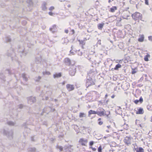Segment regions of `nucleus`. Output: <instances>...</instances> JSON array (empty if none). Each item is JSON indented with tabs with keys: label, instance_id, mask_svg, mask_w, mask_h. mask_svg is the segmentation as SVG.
<instances>
[{
	"label": "nucleus",
	"instance_id": "f257e3e1",
	"mask_svg": "<svg viewBox=\"0 0 152 152\" xmlns=\"http://www.w3.org/2000/svg\"><path fill=\"white\" fill-rule=\"evenodd\" d=\"M87 74L86 82V86L87 88L95 84L94 81L92 78L94 75V73L90 71Z\"/></svg>",
	"mask_w": 152,
	"mask_h": 152
},
{
	"label": "nucleus",
	"instance_id": "f03ea898",
	"mask_svg": "<svg viewBox=\"0 0 152 152\" xmlns=\"http://www.w3.org/2000/svg\"><path fill=\"white\" fill-rule=\"evenodd\" d=\"M0 132L4 135L6 136L9 139L11 140L13 138V132L12 130L7 131L3 129L1 130Z\"/></svg>",
	"mask_w": 152,
	"mask_h": 152
},
{
	"label": "nucleus",
	"instance_id": "7ed1b4c3",
	"mask_svg": "<svg viewBox=\"0 0 152 152\" xmlns=\"http://www.w3.org/2000/svg\"><path fill=\"white\" fill-rule=\"evenodd\" d=\"M132 17L135 21L139 22V20L142 19V14L138 12H136L132 14Z\"/></svg>",
	"mask_w": 152,
	"mask_h": 152
},
{
	"label": "nucleus",
	"instance_id": "20e7f679",
	"mask_svg": "<svg viewBox=\"0 0 152 152\" xmlns=\"http://www.w3.org/2000/svg\"><path fill=\"white\" fill-rule=\"evenodd\" d=\"M99 110H100V111L97 110V114L100 116H102L104 115H107L108 116V115L110 114V111H107V112H108V113L107 114V111H105V110L102 108H100L99 109Z\"/></svg>",
	"mask_w": 152,
	"mask_h": 152
},
{
	"label": "nucleus",
	"instance_id": "39448f33",
	"mask_svg": "<svg viewBox=\"0 0 152 152\" xmlns=\"http://www.w3.org/2000/svg\"><path fill=\"white\" fill-rule=\"evenodd\" d=\"M132 140V138L130 136H127L125 138L124 141L125 144L128 145L131 144Z\"/></svg>",
	"mask_w": 152,
	"mask_h": 152
},
{
	"label": "nucleus",
	"instance_id": "423d86ee",
	"mask_svg": "<svg viewBox=\"0 0 152 152\" xmlns=\"http://www.w3.org/2000/svg\"><path fill=\"white\" fill-rule=\"evenodd\" d=\"M28 103L30 104H32L36 101L35 97L32 96H30L27 98Z\"/></svg>",
	"mask_w": 152,
	"mask_h": 152
},
{
	"label": "nucleus",
	"instance_id": "0eeeda50",
	"mask_svg": "<svg viewBox=\"0 0 152 152\" xmlns=\"http://www.w3.org/2000/svg\"><path fill=\"white\" fill-rule=\"evenodd\" d=\"M76 71V68L75 66H72V68L69 69V73L71 76H74Z\"/></svg>",
	"mask_w": 152,
	"mask_h": 152
},
{
	"label": "nucleus",
	"instance_id": "6e6552de",
	"mask_svg": "<svg viewBox=\"0 0 152 152\" xmlns=\"http://www.w3.org/2000/svg\"><path fill=\"white\" fill-rule=\"evenodd\" d=\"M72 147V145H65L64 146V148L66 151L71 152L73 151V149L71 148Z\"/></svg>",
	"mask_w": 152,
	"mask_h": 152
},
{
	"label": "nucleus",
	"instance_id": "1a4fd4ad",
	"mask_svg": "<svg viewBox=\"0 0 152 152\" xmlns=\"http://www.w3.org/2000/svg\"><path fill=\"white\" fill-rule=\"evenodd\" d=\"M64 61L66 65L70 66V65H73V64H72L69 58H65Z\"/></svg>",
	"mask_w": 152,
	"mask_h": 152
},
{
	"label": "nucleus",
	"instance_id": "9d476101",
	"mask_svg": "<svg viewBox=\"0 0 152 152\" xmlns=\"http://www.w3.org/2000/svg\"><path fill=\"white\" fill-rule=\"evenodd\" d=\"M6 54L8 56L11 57L12 60L13 59V57L12 56L15 55V54L13 50H8Z\"/></svg>",
	"mask_w": 152,
	"mask_h": 152
},
{
	"label": "nucleus",
	"instance_id": "9b49d317",
	"mask_svg": "<svg viewBox=\"0 0 152 152\" xmlns=\"http://www.w3.org/2000/svg\"><path fill=\"white\" fill-rule=\"evenodd\" d=\"M66 88L69 91L73 90L74 89V86L73 85L67 84L66 85Z\"/></svg>",
	"mask_w": 152,
	"mask_h": 152
},
{
	"label": "nucleus",
	"instance_id": "f8f14e48",
	"mask_svg": "<svg viewBox=\"0 0 152 152\" xmlns=\"http://www.w3.org/2000/svg\"><path fill=\"white\" fill-rule=\"evenodd\" d=\"M41 56L38 55L35 58V61L38 64L41 61Z\"/></svg>",
	"mask_w": 152,
	"mask_h": 152
},
{
	"label": "nucleus",
	"instance_id": "ddd939ff",
	"mask_svg": "<svg viewBox=\"0 0 152 152\" xmlns=\"http://www.w3.org/2000/svg\"><path fill=\"white\" fill-rule=\"evenodd\" d=\"M57 28L55 25H53L51 28H50V30L53 33L56 32L57 30Z\"/></svg>",
	"mask_w": 152,
	"mask_h": 152
},
{
	"label": "nucleus",
	"instance_id": "4468645a",
	"mask_svg": "<svg viewBox=\"0 0 152 152\" xmlns=\"http://www.w3.org/2000/svg\"><path fill=\"white\" fill-rule=\"evenodd\" d=\"M138 111L136 113L137 114H142L144 113V111L142 108L141 107L138 108Z\"/></svg>",
	"mask_w": 152,
	"mask_h": 152
},
{
	"label": "nucleus",
	"instance_id": "2eb2a0df",
	"mask_svg": "<svg viewBox=\"0 0 152 152\" xmlns=\"http://www.w3.org/2000/svg\"><path fill=\"white\" fill-rule=\"evenodd\" d=\"M22 77L24 81H27L28 80V76L25 73H24L22 74Z\"/></svg>",
	"mask_w": 152,
	"mask_h": 152
},
{
	"label": "nucleus",
	"instance_id": "dca6fc26",
	"mask_svg": "<svg viewBox=\"0 0 152 152\" xmlns=\"http://www.w3.org/2000/svg\"><path fill=\"white\" fill-rule=\"evenodd\" d=\"M80 141L81 142V145L83 146H85L87 142V140H84L83 139H80Z\"/></svg>",
	"mask_w": 152,
	"mask_h": 152
},
{
	"label": "nucleus",
	"instance_id": "f3484780",
	"mask_svg": "<svg viewBox=\"0 0 152 152\" xmlns=\"http://www.w3.org/2000/svg\"><path fill=\"white\" fill-rule=\"evenodd\" d=\"M128 85L129 86V83H123V84L121 85V86L122 88H123L124 89L126 90L128 88Z\"/></svg>",
	"mask_w": 152,
	"mask_h": 152
},
{
	"label": "nucleus",
	"instance_id": "a211bd4d",
	"mask_svg": "<svg viewBox=\"0 0 152 152\" xmlns=\"http://www.w3.org/2000/svg\"><path fill=\"white\" fill-rule=\"evenodd\" d=\"M53 76L54 78H59L61 76V73H56L53 75Z\"/></svg>",
	"mask_w": 152,
	"mask_h": 152
},
{
	"label": "nucleus",
	"instance_id": "6ab92c4d",
	"mask_svg": "<svg viewBox=\"0 0 152 152\" xmlns=\"http://www.w3.org/2000/svg\"><path fill=\"white\" fill-rule=\"evenodd\" d=\"M104 24L103 23H102L98 24L97 27L99 29L102 30L103 28Z\"/></svg>",
	"mask_w": 152,
	"mask_h": 152
},
{
	"label": "nucleus",
	"instance_id": "aec40b11",
	"mask_svg": "<svg viewBox=\"0 0 152 152\" xmlns=\"http://www.w3.org/2000/svg\"><path fill=\"white\" fill-rule=\"evenodd\" d=\"M47 5V3L45 2H44L42 5V9L43 10H45L47 9V7H46V5Z\"/></svg>",
	"mask_w": 152,
	"mask_h": 152
},
{
	"label": "nucleus",
	"instance_id": "412c9836",
	"mask_svg": "<svg viewBox=\"0 0 152 152\" xmlns=\"http://www.w3.org/2000/svg\"><path fill=\"white\" fill-rule=\"evenodd\" d=\"M144 37L143 35H141L140 36V37L138 39V41L140 42H142L144 41Z\"/></svg>",
	"mask_w": 152,
	"mask_h": 152
},
{
	"label": "nucleus",
	"instance_id": "4be33fe9",
	"mask_svg": "<svg viewBox=\"0 0 152 152\" xmlns=\"http://www.w3.org/2000/svg\"><path fill=\"white\" fill-rule=\"evenodd\" d=\"M121 65L120 64H118L115 66V67L114 69L112 68V70H113L114 69L115 70H118L119 68H121Z\"/></svg>",
	"mask_w": 152,
	"mask_h": 152
},
{
	"label": "nucleus",
	"instance_id": "5701e85b",
	"mask_svg": "<svg viewBox=\"0 0 152 152\" xmlns=\"http://www.w3.org/2000/svg\"><path fill=\"white\" fill-rule=\"evenodd\" d=\"M97 111H95L94 110H91L88 111V115L89 116L90 115L92 114H97Z\"/></svg>",
	"mask_w": 152,
	"mask_h": 152
},
{
	"label": "nucleus",
	"instance_id": "b1692460",
	"mask_svg": "<svg viewBox=\"0 0 152 152\" xmlns=\"http://www.w3.org/2000/svg\"><path fill=\"white\" fill-rule=\"evenodd\" d=\"M117 9V7L116 6H113L110 8V11L111 12H113Z\"/></svg>",
	"mask_w": 152,
	"mask_h": 152
},
{
	"label": "nucleus",
	"instance_id": "393cba45",
	"mask_svg": "<svg viewBox=\"0 0 152 152\" xmlns=\"http://www.w3.org/2000/svg\"><path fill=\"white\" fill-rule=\"evenodd\" d=\"M41 77L40 76L35 77L34 78V80L36 82H39L41 79Z\"/></svg>",
	"mask_w": 152,
	"mask_h": 152
},
{
	"label": "nucleus",
	"instance_id": "a878e982",
	"mask_svg": "<svg viewBox=\"0 0 152 152\" xmlns=\"http://www.w3.org/2000/svg\"><path fill=\"white\" fill-rule=\"evenodd\" d=\"M78 41L79 42L80 45H82V47L83 48V45L85 44V42H84V41L82 40H78Z\"/></svg>",
	"mask_w": 152,
	"mask_h": 152
},
{
	"label": "nucleus",
	"instance_id": "bb28decb",
	"mask_svg": "<svg viewBox=\"0 0 152 152\" xmlns=\"http://www.w3.org/2000/svg\"><path fill=\"white\" fill-rule=\"evenodd\" d=\"M136 152H144V149L142 147H139L137 148Z\"/></svg>",
	"mask_w": 152,
	"mask_h": 152
},
{
	"label": "nucleus",
	"instance_id": "cd10ccee",
	"mask_svg": "<svg viewBox=\"0 0 152 152\" xmlns=\"http://www.w3.org/2000/svg\"><path fill=\"white\" fill-rule=\"evenodd\" d=\"M7 124L10 126H14L15 125V123L11 121H8L7 122Z\"/></svg>",
	"mask_w": 152,
	"mask_h": 152
},
{
	"label": "nucleus",
	"instance_id": "c85d7f7f",
	"mask_svg": "<svg viewBox=\"0 0 152 152\" xmlns=\"http://www.w3.org/2000/svg\"><path fill=\"white\" fill-rule=\"evenodd\" d=\"M150 56L149 54H147L145 56L144 58V60L145 61H148V57H149Z\"/></svg>",
	"mask_w": 152,
	"mask_h": 152
},
{
	"label": "nucleus",
	"instance_id": "c756f323",
	"mask_svg": "<svg viewBox=\"0 0 152 152\" xmlns=\"http://www.w3.org/2000/svg\"><path fill=\"white\" fill-rule=\"evenodd\" d=\"M57 148L60 151H62L63 150V147L61 146L58 145L57 146Z\"/></svg>",
	"mask_w": 152,
	"mask_h": 152
},
{
	"label": "nucleus",
	"instance_id": "7c9ffc66",
	"mask_svg": "<svg viewBox=\"0 0 152 152\" xmlns=\"http://www.w3.org/2000/svg\"><path fill=\"white\" fill-rule=\"evenodd\" d=\"M85 116V114L83 113H80L79 115V117L80 118L83 117Z\"/></svg>",
	"mask_w": 152,
	"mask_h": 152
},
{
	"label": "nucleus",
	"instance_id": "2f4dec72",
	"mask_svg": "<svg viewBox=\"0 0 152 152\" xmlns=\"http://www.w3.org/2000/svg\"><path fill=\"white\" fill-rule=\"evenodd\" d=\"M43 74L44 75H49L50 74V72H49L45 71L43 72Z\"/></svg>",
	"mask_w": 152,
	"mask_h": 152
},
{
	"label": "nucleus",
	"instance_id": "473e14b6",
	"mask_svg": "<svg viewBox=\"0 0 152 152\" xmlns=\"http://www.w3.org/2000/svg\"><path fill=\"white\" fill-rule=\"evenodd\" d=\"M50 110V107H47L45 108V109H44V111H45L46 112V113H47L46 112L47 110L49 111Z\"/></svg>",
	"mask_w": 152,
	"mask_h": 152
},
{
	"label": "nucleus",
	"instance_id": "72a5a7b5",
	"mask_svg": "<svg viewBox=\"0 0 152 152\" xmlns=\"http://www.w3.org/2000/svg\"><path fill=\"white\" fill-rule=\"evenodd\" d=\"M98 152H102V148L101 146H99L98 148Z\"/></svg>",
	"mask_w": 152,
	"mask_h": 152
},
{
	"label": "nucleus",
	"instance_id": "f704fd0d",
	"mask_svg": "<svg viewBox=\"0 0 152 152\" xmlns=\"http://www.w3.org/2000/svg\"><path fill=\"white\" fill-rule=\"evenodd\" d=\"M29 151H36V149L35 148H29Z\"/></svg>",
	"mask_w": 152,
	"mask_h": 152
},
{
	"label": "nucleus",
	"instance_id": "c9c22d12",
	"mask_svg": "<svg viewBox=\"0 0 152 152\" xmlns=\"http://www.w3.org/2000/svg\"><path fill=\"white\" fill-rule=\"evenodd\" d=\"M139 102H140L141 103H142L143 101V99L142 97H140V99L139 100Z\"/></svg>",
	"mask_w": 152,
	"mask_h": 152
},
{
	"label": "nucleus",
	"instance_id": "e433bc0d",
	"mask_svg": "<svg viewBox=\"0 0 152 152\" xmlns=\"http://www.w3.org/2000/svg\"><path fill=\"white\" fill-rule=\"evenodd\" d=\"M83 54L80 51V50L78 51V55L79 56H81Z\"/></svg>",
	"mask_w": 152,
	"mask_h": 152
},
{
	"label": "nucleus",
	"instance_id": "4c0bfd02",
	"mask_svg": "<svg viewBox=\"0 0 152 152\" xmlns=\"http://www.w3.org/2000/svg\"><path fill=\"white\" fill-rule=\"evenodd\" d=\"M144 78L143 77H141L139 80L138 81V83H140L142 81V80H143Z\"/></svg>",
	"mask_w": 152,
	"mask_h": 152
},
{
	"label": "nucleus",
	"instance_id": "58836bf2",
	"mask_svg": "<svg viewBox=\"0 0 152 152\" xmlns=\"http://www.w3.org/2000/svg\"><path fill=\"white\" fill-rule=\"evenodd\" d=\"M11 40V39L9 37H7L6 39V41L7 42H10Z\"/></svg>",
	"mask_w": 152,
	"mask_h": 152
},
{
	"label": "nucleus",
	"instance_id": "ea45409f",
	"mask_svg": "<svg viewBox=\"0 0 152 152\" xmlns=\"http://www.w3.org/2000/svg\"><path fill=\"white\" fill-rule=\"evenodd\" d=\"M18 106V107L19 108H20V109H21L23 107V104H20Z\"/></svg>",
	"mask_w": 152,
	"mask_h": 152
},
{
	"label": "nucleus",
	"instance_id": "a19ab883",
	"mask_svg": "<svg viewBox=\"0 0 152 152\" xmlns=\"http://www.w3.org/2000/svg\"><path fill=\"white\" fill-rule=\"evenodd\" d=\"M134 103L136 104H137L139 102V100H135L134 101Z\"/></svg>",
	"mask_w": 152,
	"mask_h": 152
},
{
	"label": "nucleus",
	"instance_id": "79ce46f5",
	"mask_svg": "<svg viewBox=\"0 0 152 152\" xmlns=\"http://www.w3.org/2000/svg\"><path fill=\"white\" fill-rule=\"evenodd\" d=\"M54 9V7L53 6H51L49 8V10H52Z\"/></svg>",
	"mask_w": 152,
	"mask_h": 152
},
{
	"label": "nucleus",
	"instance_id": "37998d69",
	"mask_svg": "<svg viewBox=\"0 0 152 152\" xmlns=\"http://www.w3.org/2000/svg\"><path fill=\"white\" fill-rule=\"evenodd\" d=\"M94 143V142L93 141H90L89 143L90 145V146L92 145H93Z\"/></svg>",
	"mask_w": 152,
	"mask_h": 152
},
{
	"label": "nucleus",
	"instance_id": "c03bdc74",
	"mask_svg": "<svg viewBox=\"0 0 152 152\" xmlns=\"http://www.w3.org/2000/svg\"><path fill=\"white\" fill-rule=\"evenodd\" d=\"M145 0V3L146 5H148V0Z\"/></svg>",
	"mask_w": 152,
	"mask_h": 152
},
{
	"label": "nucleus",
	"instance_id": "a18cd8bd",
	"mask_svg": "<svg viewBox=\"0 0 152 152\" xmlns=\"http://www.w3.org/2000/svg\"><path fill=\"white\" fill-rule=\"evenodd\" d=\"M103 122L101 121H100L98 122V124L99 125H101L103 124Z\"/></svg>",
	"mask_w": 152,
	"mask_h": 152
},
{
	"label": "nucleus",
	"instance_id": "49530a36",
	"mask_svg": "<svg viewBox=\"0 0 152 152\" xmlns=\"http://www.w3.org/2000/svg\"><path fill=\"white\" fill-rule=\"evenodd\" d=\"M136 72H137L136 71H135V70L132 69V73L133 74L136 73Z\"/></svg>",
	"mask_w": 152,
	"mask_h": 152
},
{
	"label": "nucleus",
	"instance_id": "de8ad7c7",
	"mask_svg": "<svg viewBox=\"0 0 152 152\" xmlns=\"http://www.w3.org/2000/svg\"><path fill=\"white\" fill-rule=\"evenodd\" d=\"M148 38L149 40L152 41V36H149Z\"/></svg>",
	"mask_w": 152,
	"mask_h": 152
},
{
	"label": "nucleus",
	"instance_id": "09e8293b",
	"mask_svg": "<svg viewBox=\"0 0 152 152\" xmlns=\"http://www.w3.org/2000/svg\"><path fill=\"white\" fill-rule=\"evenodd\" d=\"M48 13L51 16H53L54 14V13L51 12H49Z\"/></svg>",
	"mask_w": 152,
	"mask_h": 152
},
{
	"label": "nucleus",
	"instance_id": "8fccbe9b",
	"mask_svg": "<svg viewBox=\"0 0 152 152\" xmlns=\"http://www.w3.org/2000/svg\"><path fill=\"white\" fill-rule=\"evenodd\" d=\"M48 95H50L52 94V92L51 91L48 92Z\"/></svg>",
	"mask_w": 152,
	"mask_h": 152
},
{
	"label": "nucleus",
	"instance_id": "3c124183",
	"mask_svg": "<svg viewBox=\"0 0 152 152\" xmlns=\"http://www.w3.org/2000/svg\"><path fill=\"white\" fill-rule=\"evenodd\" d=\"M70 54H72V55H74L75 54L72 51V50H71L70 51Z\"/></svg>",
	"mask_w": 152,
	"mask_h": 152
},
{
	"label": "nucleus",
	"instance_id": "603ef678",
	"mask_svg": "<svg viewBox=\"0 0 152 152\" xmlns=\"http://www.w3.org/2000/svg\"><path fill=\"white\" fill-rule=\"evenodd\" d=\"M66 83V81H64L61 84L63 85H64Z\"/></svg>",
	"mask_w": 152,
	"mask_h": 152
},
{
	"label": "nucleus",
	"instance_id": "864d4df0",
	"mask_svg": "<svg viewBox=\"0 0 152 152\" xmlns=\"http://www.w3.org/2000/svg\"><path fill=\"white\" fill-rule=\"evenodd\" d=\"M71 31L72 32V34H74L75 33V31L74 29H72L71 30Z\"/></svg>",
	"mask_w": 152,
	"mask_h": 152
},
{
	"label": "nucleus",
	"instance_id": "5fc2aeb1",
	"mask_svg": "<svg viewBox=\"0 0 152 152\" xmlns=\"http://www.w3.org/2000/svg\"><path fill=\"white\" fill-rule=\"evenodd\" d=\"M143 85L141 84H139L137 85V86L138 87H140L141 86H142Z\"/></svg>",
	"mask_w": 152,
	"mask_h": 152
},
{
	"label": "nucleus",
	"instance_id": "6e6d98bb",
	"mask_svg": "<svg viewBox=\"0 0 152 152\" xmlns=\"http://www.w3.org/2000/svg\"><path fill=\"white\" fill-rule=\"evenodd\" d=\"M92 149L94 151H95L96 150V149L95 148H92Z\"/></svg>",
	"mask_w": 152,
	"mask_h": 152
},
{
	"label": "nucleus",
	"instance_id": "4d7b16f0",
	"mask_svg": "<svg viewBox=\"0 0 152 152\" xmlns=\"http://www.w3.org/2000/svg\"><path fill=\"white\" fill-rule=\"evenodd\" d=\"M65 32L66 34H67L68 32V30H65Z\"/></svg>",
	"mask_w": 152,
	"mask_h": 152
},
{
	"label": "nucleus",
	"instance_id": "13d9d810",
	"mask_svg": "<svg viewBox=\"0 0 152 152\" xmlns=\"http://www.w3.org/2000/svg\"><path fill=\"white\" fill-rule=\"evenodd\" d=\"M27 1H29L30 3H31L32 2L31 0H28Z\"/></svg>",
	"mask_w": 152,
	"mask_h": 152
},
{
	"label": "nucleus",
	"instance_id": "bf43d9fd",
	"mask_svg": "<svg viewBox=\"0 0 152 152\" xmlns=\"http://www.w3.org/2000/svg\"><path fill=\"white\" fill-rule=\"evenodd\" d=\"M115 96V95L114 94H113V95H112L111 96V97L113 99L114 98Z\"/></svg>",
	"mask_w": 152,
	"mask_h": 152
},
{
	"label": "nucleus",
	"instance_id": "052dcab7",
	"mask_svg": "<svg viewBox=\"0 0 152 152\" xmlns=\"http://www.w3.org/2000/svg\"><path fill=\"white\" fill-rule=\"evenodd\" d=\"M99 102L100 104H103V103H102V102L101 101H99Z\"/></svg>",
	"mask_w": 152,
	"mask_h": 152
},
{
	"label": "nucleus",
	"instance_id": "680f3d73",
	"mask_svg": "<svg viewBox=\"0 0 152 152\" xmlns=\"http://www.w3.org/2000/svg\"><path fill=\"white\" fill-rule=\"evenodd\" d=\"M148 151L149 152H152V150L151 149H148Z\"/></svg>",
	"mask_w": 152,
	"mask_h": 152
},
{
	"label": "nucleus",
	"instance_id": "e2e57ef3",
	"mask_svg": "<svg viewBox=\"0 0 152 152\" xmlns=\"http://www.w3.org/2000/svg\"><path fill=\"white\" fill-rule=\"evenodd\" d=\"M99 2H98V1H97L96 2V4H97V5H98V4H99Z\"/></svg>",
	"mask_w": 152,
	"mask_h": 152
},
{
	"label": "nucleus",
	"instance_id": "0e129e2a",
	"mask_svg": "<svg viewBox=\"0 0 152 152\" xmlns=\"http://www.w3.org/2000/svg\"><path fill=\"white\" fill-rule=\"evenodd\" d=\"M48 99V96H46L45 97V99L46 100H47Z\"/></svg>",
	"mask_w": 152,
	"mask_h": 152
},
{
	"label": "nucleus",
	"instance_id": "69168bd1",
	"mask_svg": "<svg viewBox=\"0 0 152 152\" xmlns=\"http://www.w3.org/2000/svg\"><path fill=\"white\" fill-rule=\"evenodd\" d=\"M22 54H23V55H24V56H25L26 54V53H24L23 52L22 53Z\"/></svg>",
	"mask_w": 152,
	"mask_h": 152
},
{
	"label": "nucleus",
	"instance_id": "338daca9",
	"mask_svg": "<svg viewBox=\"0 0 152 152\" xmlns=\"http://www.w3.org/2000/svg\"><path fill=\"white\" fill-rule=\"evenodd\" d=\"M108 96V95H107V94H106L105 95V98L106 99V98L107 97V96Z\"/></svg>",
	"mask_w": 152,
	"mask_h": 152
},
{
	"label": "nucleus",
	"instance_id": "774afa93",
	"mask_svg": "<svg viewBox=\"0 0 152 152\" xmlns=\"http://www.w3.org/2000/svg\"><path fill=\"white\" fill-rule=\"evenodd\" d=\"M107 127L108 128H110V125L109 126H107Z\"/></svg>",
	"mask_w": 152,
	"mask_h": 152
}]
</instances>
